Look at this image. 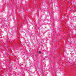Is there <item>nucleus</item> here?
I'll use <instances>...</instances> for the list:
<instances>
[{
    "label": "nucleus",
    "mask_w": 76,
    "mask_h": 76,
    "mask_svg": "<svg viewBox=\"0 0 76 76\" xmlns=\"http://www.w3.org/2000/svg\"><path fill=\"white\" fill-rule=\"evenodd\" d=\"M75 10V9H73V10Z\"/></svg>",
    "instance_id": "obj_2"
},
{
    "label": "nucleus",
    "mask_w": 76,
    "mask_h": 76,
    "mask_svg": "<svg viewBox=\"0 0 76 76\" xmlns=\"http://www.w3.org/2000/svg\"><path fill=\"white\" fill-rule=\"evenodd\" d=\"M39 54H41V52L40 51H39Z\"/></svg>",
    "instance_id": "obj_1"
}]
</instances>
